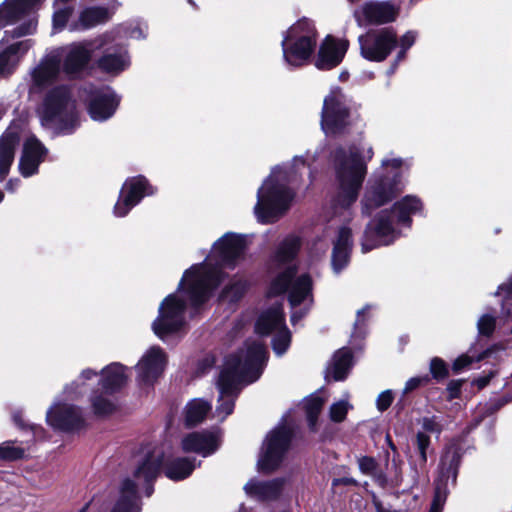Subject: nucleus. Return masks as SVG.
Returning a JSON list of instances; mask_svg holds the SVG:
<instances>
[{
    "label": "nucleus",
    "instance_id": "12",
    "mask_svg": "<svg viewBox=\"0 0 512 512\" xmlns=\"http://www.w3.org/2000/svg\"><path fill=\"white\" fill-rule=\"evenodd\" d=\"M223 277L224 274L219 267H209L205 264L193 265L185 271L178 290H181L186 283L184 293L187 300L192 307L197 308L208 300L212 291L222 282Z\"/></svg>",
    "mask_w": 512,
    "mask_h": 512
},
{
    "label": "nucleus",
    "instance_id": "51",
    "mask_svg": "<svg viewBox=\"0 0 512 512\" xmlns=\"http://www.w3.org/2000/svg\"><path fill=\"white\" fill-rule=\"evenodd\" d=\"M430 372L432 374V377L436 381H442L446 379L449 375V369L447 364L438 357H435L430 362Z\"/></svg>",
    "mask_w": 512,
    "mask_h": 512
},
{
    "label": "nucleus",
    "instance_id": "15",
    "mask_svg": "<svg viewBox=\"0 0 512 512\" xmlns=\"http://www.w3.org/2000/svg\"><path fill=\"white\" fill-rule=\"evenodd\" d=\"M291 438V430L284 425L276 427L266 436L258 460V467L262 472H272L280 466Z\"/></svg>",
    "mask_w": 512,
    "mask_h": 512
},
{
    "label": "nucleus",
    "instance_id": "17",
    "mask_svg": "<svg viewBox=\"0 0 512 512\" xmlns=\"http://www.w3.org/2000/svg\"><path fill=\"white\" fill-rule=\"evenodd\" d=\"M187 302L175 294L168 295L159 307V315L152 324L154 333L165 340L167 336L176 333L184 326V313Z\"/></svg>",
    "mask_w": 512,
    "mask_h": 512
},
{
    "label": "nucleus",
    "instance_id": "16",
    "mask_svg": "<svg viewBox=\"0 0 512 512\" xmlns=\"http://www.w3.org/2000/svg\"><path fill=\"white\" fill-rule=\"evenodd\" d=\"M358 41L363 58L369 61L382 62L397 46L398 38L396 31L387 27L370 30L359 36Z\"/></svg>",
    "mask_w": 512,
    "mask_h": 512
},
{
    "label": "nucleus",
    "instance_id": "61",
    "mask_svg": "<svg viewBox=\"0 0 512 512\" xmlns=\"http://www.w3.org/2000/svg\"><path fill=\"white\" fill-rule=\"evenodd\" d=\"M490 381V377H481L478 378L475 383L479 388H484Z\"/></svg>",
    "mask_w": 512,
    "mask_h": 512
},
{
    "label": "nucleus",
    "instance_id": "32",
    "mask_svg": "<svg viewBox=\"0 0 512 512\" xmlns=\"http://www.w3.org/2000/svg\"><path fill=\"white\" fill-rule=\"evenodd\" d=\"M129 369L115 362L102 369L100 385L106 393H114L121 389L127 382Z\"/></svg>",
    "mask_w": 512,
    "mask_h": 512
},
{
    "label": "nucleus",
    "instance_id": "63",
    "mask_svg": "<svg viewBox=\"0 0 512 512\" xmlns=\"http://www.w3.org/2000/svg\"><path fill=\"white\" fill-rule=\"evenodd\" d=\"M13 420L15 422L16 425H18L20 428H24V423H23V420H22V417L20 414H14L13 415Z\"/></svg>",
    "mask_w": 512,
    "mask_h": 512
},
{
    "label": "nucleus",
    "instance_id": "58",
    "mask_svg": "<svg viewBox=\"0 0 512 512\" xmlns=\"http://www.w3.org/2000/svg\"><path fill=\"white\" fill-rule=\"evenodd\" d=\"M30 429L35 438H41L43 436V428L39 425H31Z\"/></svg>",
    "mask_w": 512,
    "mask_h": 512
},
{
    "label": "nucleus",
    "instance_id": "37",
    "mask_svg": "<svg viewBox=\"0 0 512 512\" xmlns=\"http://www.w3.org/2000/svg\"><path fill=\"white\" fill-rule=\"evenodd\" d=\"M163 465L165 466V475L173 481L186 479L196 467L195 459L189 457L176 458L169 462H165L163 459Z\"/></svg>",
    "mask_w": 512,
    "mask_h": 512
},
{
    "label": "nucleus",
    "instance_id": "35",
    "mask_svg": "<svg viewBox=\"0 0 512 512\" xmlns=\"http://www.w3.org/2000/svg\"><path fill=\"white\" fill-rule=\"evenodd\" d=\"M352 365V352L349 348L343 347L333 355L327 376H331L335 381H342L347 377Z\"/></svg>",
    "mask_w": 512,
    "mask_h": 512
},
{
    "label": "nucleus",
    "instance_id": "18",
    "mask_svg": "<svg viewBox=\"0 0 512 512\" xmlns=\"http://www.w3.org/2000/svg\"><path fill=\"white\" fill-rule=\"evenodd\" d=\"M167 356L159 346L150 347L135 365L136 382L140 389L149 390L163 375Z\"/></svg>",
    "mask_w": 512,
    "mask_h": 512
},
{
    "label": "nucleus",
    "instance_id": "49",
    "mask_svg": "<svg viewBox=\"0 0 512 512\" xmlns=\"http://www.w3.org/2000/svg\"><path fill=\"white\" fill-rule=\"evenodd\" d=\"M490 354V350L487 349L483 351L481 354H479L476 358L469 356L467 354H462L459 357H457L453 364H452V370L454 373H460L464 369L468 368L473 362L475 361H481L485 358H487Z\"/></svg>",
    "mask_w": 512,
    "mask_h": 512
},
{
    "label": "nucleus",
    "instance_id": "39",
    "mask_svg": "<svg viewBox=\"0 0 512 512\" xmlns=\"http://www.w3.org/2000/svg\"><path fill=\"white\" fill-rule=\"evenodd\" d=\"M415 447L418 456L414 463L415 473L418 475L419 472H423L426 468L428 460V452L433 451L431 447V438L428 434L418 431L415 435Z\"/></svg>",
    "mask_w": 512,
    "mask_h": 512
},
{
    "label": "nucleus",
    "instance_id": "60",
    "mask_svg": "<svg viewBox=\"0 0 512 512\" xmlns=\"http://www.w3.org/2000/svg\"><path fill=\"white\" fill-rule=\"evenodd\" d=\"M306 312H298V311H295L292 313L291 315V322L293 325H295V323L299 320H301L303 318V316L305 315Z\"/></svg>",
    "mask_w": 512,
    "mask_h": 512
},
{
    "label": "nucleus",
    "instance_id": "55",
    "mask_svg": "<svg viewBox=\"0 0 512 512\" xmlns=\"http://www.w3.org/2000/svg\"><path fill=\"white\" fill-rule=\"evenodd\" d=\"M393 401V393L391 390L381 392L376 400L377 409L381 412L387 410Z\"/></svg>",
    "mask_w": 512,
    "mask_h": 512
},
{
    "label": "nucleus",
    "instance_id": "3",
    "mask_svg": "<svg viewBox=\"0 0 512 512\" xmlns=\"http://www.w3.org/2000/svg\"><path fill=\"white\" fill-rule=\"evenodd\" d=\"M301 238L295 234L286 236L270 257L271 269L280 270L271 281L270 296L288 294L291 307L303 304L309 307L313 302L312 280L309 274L297 275L296 258L301 248Z\"/></svg>",
    "mask_w": 512,
    "mask_h": 512
},
{
    "label": "nucleus",
    "instance_id": "45",
    "mask_svg": "<svg viewBox=\"0 0 512 512\" xmlns=\"http://www.w3.org/2000/svg\"><path fill=\"white\" fill-rule=\"evenodd\" d=\"M55 6H58L55 4ZM73 13V7L70 5L64 4L63 7H56L52 16V27L53 32L62 31L66 26L68 27L70 22L68 23L71 15Z\"/></svg>",
    "mask_w": 512,
    "mask_h": 512
},
{
    "label": "nucleus",
    "instance_id": "4",
    "mask_svg": "<svg viewBox=\"0 0 512 512\" xmlns=\"http://www.w3.org/2000/svg\"><path fill=\"white\" fill-rule=\"evenodd\" d=\"M362 149L352 145L348 150L337 148L332 161L339 184V191L333 201L334 209L349 208L358 198L359 190L367 174V162L373 157L372 147L362 155Z\"/></svg>",
    "mask_w": 512,
    "mask_h": 512
},
{
    "label": "nucleus",
    "instance_id": "29",
    "mask_svg": "<svg viewBox=\"0 0 512 512\" xmlns=\"http://www.w3.org/2000/svg\"><path fill=\"white\" fill-rule=\"evenodd\" d=\"M113 11L102 6H92L83 9L77 20L70 22L68 29L71 32L84 31L97 25L104 24L111 19Z\"/></svg>",
    "mask_w": 512,
    "mask_h": 512
},
{
    "label": "nucleus",
    "instance_id": "14",
    "mask_svg": "<svg viewBox=\"0 0 512 512\" xmlns=\"http://www.w3.org/2000/svg\"><path fill=\"white\" fill-rule=\"evenodd\" d=\"M255 330L262 336L274 334L272 347L277 355H283L290 346L291 334L285 325L282 304H275L258 318Z\"/></svg>",
    "mask_w": 512,
    "mask_h": 512
},
{
    "label": "nucleus",
    "instance_id": "40",
    "mask_svg": "<svg viewBox=\"0 0 512 512\" xmlns=\"http://www.w3.org/2000/svg\"><path fill=\"white\" fill-rule=\"evenodd\" d=\"M360 471L371 476L378 484L384 486L387 482L385 474L378 469V462L370 456H362L358 459Z\"/></svg>",
    "mask_w": 512,
    "mask_h": 512
},
{
    "label": "nucleus",
    "instance_id": "23",
    "mask_svg": "<svg viewBox=\"0 0 512 512\" xmlns=\"http://www.w3.org/2000/svg\"><path fill=\"white\" fill-rule=\"evenodd\" d=\"M143 453L144 457L134 472V478L137 481L143 480L148 484L145 494L150 497L153 493L151 483L157 477L163 464V450L159 447L146 448Z\"/></svg>",
    "mask_w": 512,
    "mask_h": 512
},
{
    "label": "nucleus",
    "instance_id": "42",
    "mask_svg": "<svg viewBox=\"0 0 512 512\" xmlns=\"http://www.w3.org/2000/svg\"><path fill=\"white\" fill-rule=\"evenodd\" d=\"M495 296H502L501 315L512 318V276L498 287Z\"/></svg>",
    "mask_w": 512,
    "mask_h": 512
},
{
    "label": "nucleus",
    "instance_id": "44",
    "mask_svg": "<svg viewBox=\"0 0 512 512\" xmlns=\"http://www.w3.org/2000/svg\"><path fill=\"white\" fill-rule=\"evenodd\" d=\"M247 289V283L241 279H233L229 285H227L222 293L221 299L228 302H237L245 293Z\"/></svg>",
    "mask_w": 512,
    "mask_h": 512
},
{
    "label": "nucleus",
    "instance_id": "62",
    "mask_svg": "<svg viewBox=\"0 0 512 512\" xmlns=\"http://www.w3.org/2000/svg\"><path fill=\"white\" fill-rule=\"evenodd\" d=\"M19 180L16 179V180H10L8 183H7V186H6V189L9 190V191H14L18 185H19Z\"/></svg>",
    "mask_w": 512,
    "mask_h": 512
},
{
    "label": "nucleus",
    "instance_id": "22",
    "mask_svg": "<svg viewBox=\"0 0 512 512\" xmlns=\"http://www.w3.org/2000/svg\"><path fill=\"white\" fill-rule=\"evenodd\" d=\"M245 248L244 236L226 233L215 243L214 253L217 255L219 265L233 268L243 257Z\"/></svg>",
    "mask_w": 512,
    "mask_h": 512
},
{
    "label": "nucleus",
    "instance_id": "64",
    "mask_svg": "<svg viewBox=\"0 0 512 512\" xmlns=\"http://www.w3.org/2000/svg\"><path fill=\"white\" fill-rule=\"evenodd\" d=\"M375 505L377 512H396L395 510L383 506L381 503H376Z\"/></svg>",
    "mask_w": 512,
    "mask_h": 512
},
{
    "label": "nucleus",
    "instance_id": "21",
    "mask_svg": "<svg viewBox=\"0 0 512 512\" xmlns=\"http://www.w3.org/2000/svg\"><path fill=\"white\" fill-rule=\"evenodd\" d=\"M46 419L50 426L61 431H78L85 426L81 409L74 405L57 404L48 410Z\"/></svg>",
    "mask_w": 512,
    "mask_h": 512
},
{
    "label": "nucleus",
    "instance_id": "2",
    "mask_svg": "<svg viewBox=\"0 0 512 512\" xmlns=\"http://www.w3.org/2000/svg\"><path fill=\"white\" fill-rule=\"evenodd\" d=\"M43 0H6L0 5V29L19 24L12 30H6L0 41V77L13 72L21 57L32 47L33 41L25 39L10 43L12 40L32 35L37 29L34 9Z\"/></svg>",
    "mask_w": 512,
    "mask_h": 512
},
{
    "label": "nucleus",
    "instance_id": "6",
    "mask_svg": "<svg viewBox=\"0 0 512 512\" xmlns=\"http://www.w3.org/2000/svg\"><path fill=\"white\" fill-rule=\"evenodd\" d=\"M288 171L285 167H276L257 191L254 214L258 222L270 224L288 210L293 192L288 188Z\"/></svg>",
    "mask_w": 512,
    "mask_h": 512
},
{
    "label": "nucleus",
    "instance_id": "33",
    "mask_svg": "<svg viewBox=\"0 0 512 512\" xmlns=\"http://www.w3.org/2000/svg\"><path fill=\"white\" fill-rule=\"evenodd\" d=\"M284 484V479L276 478L270 481L250 480L244 489L246 493L259 500H273L276 499Z\"/></svg>",
    "mask_w": 512,
    "mask_h": 512
},
{
    "label": "nucleus",
    "instance_id": "36",
    "mask_svg": "<svg viewBox=\"0 0 512 512\" xmlns=\"http://www.w3.org/2000/svg\"><path fill=\"white\" fill-rule=\"evenodd\" d=\"M17 143L18 136L13 132H6L0 138V181L4 180L9 173Z\"/></svg>",
    "mask_w": 512,
    "mask_h": 512
},
{
    "label": "nucleus",
    "instance_id": "41",
    "mask_svg": "<svg viewBox=\"0 0 512 512\" xmlns=\"http://www.w3.org/2000/svg\"><path fill=\"white\" fill-rule=\"evenodd\" d=\"M417 36L418 33L416 31L409 30L398 40L397 44H399L400 49L395 57L393 64L388 70L389 74H393L398 64L405 59L407 51L414 45Z\"/></svg>",
    "mask_w": 512,
    "mask_h": 512
},
{
    "label": "nucleus",
    "instance_id": "52",
    "mask_svg": "<svg viewBox=\"0 0 512 512\" xmlns=\"http://www.w3.org/2000/svg\"><path fill=\"white\" fill-rule=\"evenodd\" d=\"M349 408H351V406L345 400L332 404L330 407V419L334 422H342L345 419Z\"/></svg>",
    "mask_w": 512,
    "mask_h": 512
},
{
    "label": "nucleus",
    "instance_id": "7",
    "mask_svg": "<svg viewBox=\"0 0 512 512\" xmlns=\"http://www.w3.org/2000/svg\"><path fill=\"white\" fill-rule=\"evenodd\" d=\"M39 115L41 125L57 134H72L80 125L75 101L65 85L56 86L46 94Z\"/></svg>",
    "mask_w": 512,
    "mask_h": 512
},
{
    "label": "nucleus",
    "instance_id": "25",
    "mask_svg": "<svg viewBox=\"0 0 512 512\" xmlns=\"http://www.w3.org/2000/svg\"><path fill=\"white\" fill-rule=\"evenodd\" d=\"M46 154L47 149L35 136L27 138L23 145L22 156L19 162L20 173L24 177L37 173L38 167Z\"/></svg>",
    "mask_w": 512,
    "mask_h": 512
},
{
    "label": "nucleus",
    "instance_id": "48",
    "mask_svg": "<svg viewBox=\"0 0 512 512\" xmlns=\"http://www.w3.org/2000/svg\"><path fill=\"white\" fill-rule=\"evenodd\" d=\"M496 316L485 313L477 321L478 335L482 337H491L496 328Z\"/></svg>",
    "mask_w": 512,
    "mask_h": 512
},
{
    "label": "nucleus",
    "instance_id": "28",
    "mask_svg": "<svg viewBox=\"0 0 512 512\" xmlns=\"http://www.w3.org/2000/svg\"><path fill=\"white\" fill-rule=\"evenodd\" d=\"M348 48L346 41H335L327 37L320 46L315 66L320 70H330L342 61Z\"/></svg>",
    "mask_w": 512,
    "mask_h": 512
},
{
    "label": "nucleus",
    "instance_id": "20",
    "mask_svg": "<svg viewBox=\"0 0 512 512\" xmlns=\"http://www.w3.org/2000/svg\"><path fill=\"white\" fill-rule=\"evenodd\" d=\"M154 190L144 176L128 178L122 186L119 199L113 213L116 217H124L129 211L140 203L146 195H152Z\"/></svg>",
    "mask_w": 512,
    "mask_h": 512
},
{
    "label": "nucleus",
    "instance_id": "19",
    "mask_svg": "<svg viewBox=\"0 0 512 512\" xmlns=\"http://www.w3.org/2000/svg\"><path fill=\"white\" fill-rule=\"evenodd\" d=\"M86 94L85 101L90 117L95 121H105L116 112L120 99L108 86L95 88L92 85L83 89Z\"/></svg>",
    "mask_w": 512,
    "mask_h": 512
},
{
    "label": "nucleus",
    "instance_id": "53",
    "mask_svg": "<svg viewBox=\"0 0 512 512\" xmlns=\"http://www.w3.org/2000/svg\"><path fill=\"white\" fill-rule=\"evenodd\" d=\"M371 306L370 305H366L364 308H362L361 310H359L357 312V317H356V321L354 323V330H353V333H352V339H356V338H364L365 334H366V331H365V314L368 310H370Z\"/></svg>",
    "mask_w": 512,
    "mask_h": 512
},
{
    "label": "nucleus",
    "instance_id": "50",
    "mask_svg": "<svg viewBox=\"0 0 512 512\" xmlns=\"http://www.w3.org/2000/svg\"><path fill=\"white\" fill-rule=\"evenodd\" d=\"M424 433L436 434L437 437L442 433L444 425L442 419L436 415L425 416L419 420Z\"/></svg>",
    "mask_w": 512,
    "mask_h": 512
},
{
    "label": "nucleus",
    "instance_id": "8",
    "mask_svg": "<svg viewBox=\"0 0 512 512\" xmlns=\"http://www.w3.org/2000/svg\"><path fill=\"white\" fill-rule=\"evenodd\" d=\"M359 121L360 115L341 89L331 90L325 96L320 125L326 136L340 137L349 134Z\"/></svg>",
    "mask_w": 512,
    "mask_h": 512
},
{
    "label": "nucleus",
    "instance_id": "1",
    "mask_svg": "<svg viewBox=\"0 0 512 512\" xmlns=\"http://www.w3.org/2000/svg\"><path fill=\"white\" fill-rule=\"evenodd\" d=\"M245 347V353L241 351L226 358L217 381L219 398L215 416L221 421L233 412L235 400L242 385L259 379L267 360V349L264 343L248 340Z\"/></svg>",
    "mask_w": 512,
    "mask_h": 512
},
{
    "label": "nucleus",
    "instance_id": "47",
    "mask_svg": "<svg viewBox=\"0 0 512 512\" xmlns=\"http://www.w3.org/2000/svg\"><path fill=\"white\" fill-rule=\"evenodd\" d=\"M25 455V450L15 445L13 441H6L0 446V459L5 461H15L22 459Z\"/></svg>",
    "mask_w": 512,
    "mask_h": 512
},
{
    "label": "nucleus",
    "instance_id": "13",
    "mask_svg": "<svg viewBox=\"0 0 512 512\" xmlns=\"http://www.w3.org/2000/svg\"><path fill=\"white\" fill-rule=\"evenodd\" d=\"M462 456L463 450L459 444L451 443L445 447L438 465L434 497L429 512H442L449 494V481L452 486L456 485Z\"/></svg>",
    "mask_w": 512,
    "mask_h": 512
},
{
    "label": "nucleus",
    "instance_id": "56",
    "mask_svg": "<svg viewBox=\"0 0 512 512\" xmlns=\"http://www.w3.org/2000/svg\"><path fill=\"white\" fill-rule=\"evenodd\" d=\"M429 382V377L428 375H425V376H418V377H413V378H410L406 384H405V387H404V390H403V393L406 394V393H409L415 389H417L418 387H420L421 385H425Z\"/></svg>",
    "mask_w": 512,
    "mask_h": 512
},
{
    "label": "nucleus",
    "instance_id": "11",
    "mask_svg": "<svg viewBox=\"0 0 512 512\" xmlns=\"http://www.w3.org/2000/svg\"><path fill=\"white\" fill-rule=\"evenodd\" d=\"M108 34H103L90 41L74 42L52 50L60 69L72 79L80 78L88 69L95 49H100L109 40Z\"/></svg>",
    "mask_w": 512,
    "mask_h": 512
},
{
    "label": "nucleus",
    "instance_id": "9",
    "mask_svg": "<svg viewBox=\"0 0 512 512\" xmlns=\"http://www.w3.org/2000/svg\"><path fill=\"white\" fill-rule=\"evenodd\" d=\"M386 172L375 177L369 184L362 200V213L369 216L371 212L395 198L404 188L402 181V159L382 161Z\"/></svg>",
    "mask_w": 512,
    "mask_h": 512
},
{
    "label": "nucleus",
    "instance_id": "57",
    "mask_svg": "<svg viewBox=\"0 0 512 512\" xmlns=\"http://www.w3.org/2000/svg\"><path fill=\"white\" fill-rule=\"evenodd\" d=\"M462 380H451L447 385V391L449 393V399H454L459 397L461 387H462Z\"/></svg>",
    "mask_w": 512,
    "mask_h": 512
},
{
    "label": "nucleus",
    "instance_id": "27",
    "mask_svg": "<svg viewBox=\"0 0 512 512\" xmlns=\"http://www.w3.org/2000/svg\"><path fill=\"white\" fill-rule=\"evenodd\" d=\"M218 436L213 432H193L182 439L184 452H194L203 457L213 454L219 448Z\"/></svg>",
    "mask_w": 512,
    "mask_h": 512
},
{
    "label": "nucleus",
    "instance_id": "5",
    "mask_svg": "<svg viewBox=\"0 0 512 512\" xmlns=\"http://www.w3.org/2000/svg\"><path fill=\"white\" fill-rule=\"evenodd\" d=\"M422 201L413 195H406L394 203L391 210L381 211L367 225L361 243L362 252L367 253L372 249L390 245L399 236L398 226L410 227L411 216L422 210Z\"/></svg>",
    "mask_w": 512,
    "mask_h": 512
},
{
    "label": "nucleus",
    "instance_id": "24",
    "mask_svg": "<svg viewBox=\"0 0 512 512\" xmlns=\"http://www.w3.org/2000/svg\"><path fill=\"white\" fill-rule=\"evenodd\" d=\"M60 66L52 51L31 72V92H40L54 83L60 74Z\"/></svg>",
    "mask_w": 512,
    "mask_h": 512
},
{
    "label": "nucleus",
    "instance_id": "59",
    "mask_svg": "<svg viewBox=\"0 0 512 512\" xmlns=\"http://www.w3.org/2000/svg\"><path fill=\"white\" fill-rule=\"evenodd\" d=\"M94 376H96V372L92 369H85L81 373V378H83L85 380H89Z\"/></svg>",
    "mask_w": 512,
    "mask_h": 512
},
{
    "label": "nucleus",
    "instance_id": "38",
    "mask_svg": "<svg viewBox=\"0 0 512 512\" xmlns=\"http://www.w3.org/2000/svg\"><path fill=\"white\" fill-rule=\"evenodd\" d=\"M211 410V404L203 399H193L185 407V424L193 427L201 423Z\"/></svg>",
    "mask_w": 512,
    "mask_h": 512
},
{
    "label": "nucleus",
    "instance_id": "26",
    "mask_svg": "<svg viewBox=\"0 0 512 512\" xmlns=\"http://www.w3.org/2000/svg\"><path fill=\"white\" fill-rule=\"evenodd\" d=\"M397 9L390 2H369L362 6L355 16L359 24L365 21L367 24H385L392 22L397 17Z\"/></svg>",
    "mask_w": 512,
    "mask_h": 512
},
{
    "label": "nucleus",
    "instance_id": "43",
    "mask_svg": "<svg viewBox=\"0 0 512 512\" xmlns=\"http://www.w3.org/2000/svg\"><path fill=\"white\" fill-rule=\"evenodd\" d=\"M324 401L319 396H313L305 400L304 409L311 430L316 429L318 416L322 410Z\"/></svg>",
    "mask_w": 512,
    "mask_h": 512
},
{
    "label": "nucleus",
    "instance_id": "10",
    "mask_svg": "<svg viewBox=\"0 0 512 512\" xmlns=\"http://www.w3.org/2000/svg\"><path fill=\"white\" fill-rule=\"evenodd\" d=\"M317 44V32L312 21L303 18L293 24L281 42L283 59L291 67L304 65L313 54Z\"/></svg>",
    "mask_w": 512,
    "mask_h": 512
},
{
    "label": "nucleus",
    "instance_id": "46",
    "mask_svg": "<svg viewBox=\"0 0 512 512\" xmlns=\"http://www.w3.org/2000/svg\"><path fill=\"white\" fill-rule=\"evenodd\" d=\"M91 405L97 416H107L114 412L116 406L112 400L102 395H92Z\"/></svg>",
    "mask_w": 512,
    "mask_h": 512
},
{
    "label": "nucleus",
    "instance_id": "34",
    "mask_svg": "<svg viewBox=\"0 0 512 512\" xmlns=\"http://www.w3.org/2000/svg\"><path fill=\"white\" fill-rule=\"evenodd\" d=\"M140 510L137 484L132 479L126 478L122 482L120 496L111 512H140Z\"/></svg>",
    "mask_w": 512,
    "mask_h": 512
},
{
    "label": "nucleus",
    "instance_id": "54",
    "mask_svg": "<svg viewBox=\"0 0 512 512\" xmlns=\"http://www.w3.org/2000/svg\"><path fill=\"white\" fill-rule=\"evenodd\" d=\"M123 29V33L130 38L144 39L147 34V26L142 23H137L135 26H124Z\"/></svg>",
    "mask_w": 512,
    "mask_h": 512
},
{
    "label": "nucleus",
    "instance_id": "31",
    "mask_svg": "<svg viewBox=\"0 0 512 512\" xmlns=\"http://www.w3.org/2000/svg\"><path fill=\"white\" fill-rule=\"evenodd\" d=\"M352 244L351 230L347 227H341L334 241L332 251V268L336 274L340 273L348 265Z\"/></svg>",
    "mask_w": 512,
    "mask_h": 512
},
{
    "label": "nucleus",
    "instance_id": "30",
    "mask_svg": "<svg viewBox=\"0 0 512 512\" xmlns=\"http://www.w3.org/2000/svg\"><path fill=\"white\" fill-rule=\"evenodd\" d=\"M129 65L128 51L122 45L106 49L97 61V66L101 71L114 75L126 70Z\"/></svg>",
    "mask_w": 512,
    "mask_h": 512
}]
</instances>
